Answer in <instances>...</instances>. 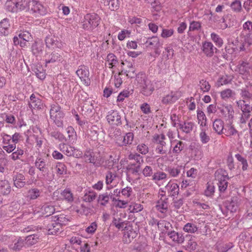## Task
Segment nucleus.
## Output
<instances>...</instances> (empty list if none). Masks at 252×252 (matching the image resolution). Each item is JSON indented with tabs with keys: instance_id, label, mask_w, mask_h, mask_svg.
<instances>
[{
	"instance_id": "obj_1",
	"label": "nucleus",
	"mask_w": 252,
	"mask_h": 252,
	"mask_svg": "<svg viewBox=\"0 0 252 252\" xmlns=\"http://www.w3.org/2000/svg\"><path fill=\"white\" fill-rule=\"evenodd\" d=\"M7 11L17 13L21 11H29L31 14L43 16L46 14L42 5L35 0H7L5 4Z\"/></svg>"
},
{
	"instance_id": "obj_2",
	"label": "nucleus",
	"mask_w": 252,
	"mask_h": 252,
	"mask_svg": "<svg viewBox=\"0 0 252 252\" xmlns=\"http://www.w3.org/2000/svg\"><path fill=\"white\" fill-rule=\"evenodd\" d=\"M138 82L141 89V93L145 96H150L154 91V86L152 82L145 75L138 77Z\"/></svg>"
},
{
	"instance_id": "obj_3",
	"label": "nucleus",
	"mask_w": 252,
	"mask_h": 252,
	"mask_svg": "<svg viewBox=\"0 0 252 252\" xmlns=\"http://www.w3.org/2000/svg\"><path fill=\"white\" fill-rule=\"evenodd\" d=\"M165 139V136L163 134H156L153 136V141L156 145L155 151L157 153L161 155L167 154V148L164 141Z\"/></svg>"
},
{
	"instance_id": "obj_4",
	"label": "nucleus",
	"mask_w": 252,
	"mask_h": 252,
	"mask_svg": "<svg viewBox=\"0 0 252 252\" xmlns=\"http://www.w3.org/2000/svg\"><path fill=\"white\" fill-rule=\"evenodd\" d=\"M51 118L54 120L58 126H62L63 125V113L61 107L57 104L52 106L50 109Z\"/></svg>"
},
{
	"instance_id": "obj_5",
	"label": "nucleus",
	"mask_w": 252,
	"mask_h": 252,
	"mask_svg": "<svg viewBox=\"0 0 252 252\" xmlns=\"http://www.w3.org/2000/svg\"><path fill=\"white\" fill-rule=\"evenodd\" d=\"M223 134L226 137L232 138L235 142H238L240 140L242 133L237 130L232 123H229L225 125Z\"/></svg>"
},
{
	"instance_id": "obj_6",
	"label": "nucleus",
	"mask_w": 252,
	"mask_h": 252,
	"mask_svg": "<svg viewBox=\"0 0 252 252\" xmlns=\"http://www.w3.org/2000/svg\"><path fill=\"white\" fill-rule=\"evenodd\" d=\"M147 47L154 51L156 54L159 55L160 53V48L162 47L163 43L157 36H152L148 38L145 43Z\"/></svg>"
},
{
	"instance_id": "obj_7",
	"label": "nucleus",
	"mask_w": 252,
	"mask_h": 252,
	"mask_svg": "<svg viewBox=\"0 0 252 252\" xmlns=\"http://www.w3.org/2000/svg\"><path fill=\"white\" fill-rule=\"evenodd\" d=\"M76 73L85 85L88 86L90 85V72L87 66L84 65H80L76 71Z\"/></svg>"
},
{
	"instance_id": "obj_8",
	"label": "nucleus",
	"mask_w": 252,
	"mask_h": 252,
	"mask_svg": "<svg viewBox=\"0 0 252 252\" xmlns=\"http://www.w3.org/2000/svg\"><path fill=\"white\" fill-rule=\"evenodd\" d=\"M106 120L109 125L119 126L121 125V117L118 111L111 110L107 113Z\"/></svg>"
},
{
	"instance_id": "obj_9",
	"label": "nucleus",
	"mask_w": 252,
	"mask_h": 252,
	"mask_svg": "<svg viewBox=\"0 0 252 252\" xmlns=\"http://www.w3.org/2000/svg\"><path fill=\"white\" fill-rule=\"evenodd\" d=\"M82 23L83 28L87 30H92L99 24L96 17H84Z\"/></svg>"
},
{
	"instance_id": "obj_10",
	"label": "nucleus",
	"mask_w": 252,
	"mask_h": 252,
	"mask_svg": "<svg viewBox=\"0 0 252 252\" xmlns=\"http://www.w3.org/2000/svg\"><path fill=\"white\" fill-rule=\"evenodd\" d=\"M181 96L180 92L171 91L162 97L161 101L162 103L164 104L173 103L176 101Z\"/></svg>"
},
{
	"instance_id": "obj_11",
	"label": "nucleus",
	"mask_w": 252,
	"mask_h": 252,
	"mask_svg": "<svg viewBox=\"0 0 252 252\" xmlns=\"http://www.w3.org/2000/svg\"><path fill=\"white\" fill-rule=\"evenodd\" d=\"M236 104L238 107L241 110L246 118L248 119L250 116L249 113L252 111V107L247 103L246 100L243 99L237 101Z\"/></svg>"
},
{
	"instance_id": "obj_12",
	"label": "nucleus",
	"mask_w": 252,
	"mask_h": 252,
	"mask_svg": "<svg viewBox=\"0 0 252 252\" xmlns=\"http://www.w3.org/2000/svg\"><path fill=\"white\" fill-rule=\"evenodd\" d=\"M83 158L86 162L92 163L96 166L101 165V158L97 159L94 154L91 151H86L84 155Z\"/></svg>"
},
{
	"instance_id": "obj_13",
	"label": "nucleus",
	"mask_w": 252,
	"mask_h": 252,
	"mask_svg": "<svg viewBox=\"0 0 252 252\" xmlns=\"http://www.w3.org/2000/svg\"><path fill=\"white\" fill-rule=\"evenodd\" d=\"M76 138V135L74 128L71 126L66 128L65 132L64 133V139L67 144L73 143L75 141Z\"/></svg>"
},
{
	"instance_id": "obj_14",
	"label": "nucleus",
	"mask_w": 252,
	"mask_h": 252,
	"mask_svg": "<svg viewBox=\"0 0 252 252\" xmlns=\"http://www.w3.org/2000/svg\"><path fill=\"white\" fill-rule=\"evenodd\" d=\"M165 233L175 243L182 244L185 240L183 234L177 232L174 230L165 231Z\"/></svg>"
},
{
	"instance_id": "obj_15",
	"label": "nucleus",
	"mask_w": 252,
	"mask_h": 252,
	"mask_svg": "<svg viewBox=\"0 0 252 252\" xmlns=\"http://www.w3.org/2000/svg\"><path fill=\"white\" fill-rule=\"evenodd\" d=\"M156 209L161 213H165L168 210V199L165 196L161 198L156 203Z\"/></svg>"
},
{
	"instance_id": "obj_16",
	"label": "nucleus",
	"mask_w": 252,
	"mask_h": 252,
	"mask_svg": "<svg viewBox=\"0 0 252 252\" xmlns=\"http://www.w3.org/2000/svg\"><path fill=\"white\" fill-rule=\"evenodd\" d=\"M202 50L203 52L208 57H212L214 55L215 50L217 48L214 47L213 43L211 42H204L202 44Z\"/></svg>"
},
{
	"instance_id": "obj_17",
	"label": "nucleus",
	"mask_w": 252,
	"mask_h": 252,
	"mask_svg": "<svg viewBox=\"0 0 252 252\" xmlns=\"http://www.w3.org/2000/svg\"><path fill=\"white\" fill-rule=\"evenodd\" d=\"M35 166L44 175L48 173V164L46 163L44 159L42 158H36L35 161Z\"/></svg>"
},
{
	"instance_id": "obj_18",
	"label": "nucleus",
	"mask_w": 252,
	"mask_h": 252,
	"mask_svg": "<svg viewBox=\"0 0 252 252\" xmlns=\"http://www.w3.org/2000/svg\"><path fill=\"white\" fill-rule=\"evenodd\" d=\"M74 195L69 189H64V201L69 205H71L68 209H71V210L74 209V207L73 206V203L74 201Z\"/></svg>"
},
{
	"instance_id": "obj_19",
	"label": "nucleus",
	"mask_w": 252,
	"mask_h": 252,
	"mask_svg": "<svg viewBox=\"0 0 252 252\" xmlns=\"http://www.w3.org/2000/svg\"><path fill=\"white\" fill-rule=\"evenodd\" d=\"M165 191L171 196H175L178 194L179 188L176 183L169 182L165 187Z\"/></svg>"
},
{
	"instance_id": "obj_20",
	"label": "nucleus",
	"mask_w": 252,
	"mask_h": 252,
	"mask_svg": "<svg viewBox=\"0 0 252 252\" xmlns=\"http://www.w3.org/2000/svg\"><path fill=\"white\" fill-rule=\"evenodd\" d=\"M222 115L229 119L232 118L234 114V110L231 105L226 104L218 108Z\"/></svg>"
},
{
	"instance_id": "obj_21",
	"label": "nucleus",
	"mask_w": 252,
	"mask_h": 252,
	"mask_svg": "<svg viewBox=\"0 0 252 252\" xmlns=\"http://www.w3.org/2000/svg\"><path fill=\"white\" fill-rule=\"evenodd\" d=\"M11 191V187L7 180L0 181V194L7 195Z\"/></svg>"
},
{
	"instance_id": "obj_22",
	"label": "nucleus",
	"mask_w": 252,
	"mask_h": 252,
	"mask_svg": "<svg viewBox=\"0 0 252 252\" xmlns=\"http://www.w3.org/2000/svg\"><path fill=\"white\" fill-rule=\"evenodd\" d=\"M243 31L241 34V36L244 38V40L247 37H249L252 32V22L247 21L243 25Z\"/></svg>"
},
{
	"instance_id": "obj_23",
	"label": "nucleus",
	"mask_w": 252,
	"mask_h": 252,
	"mask_svg": "<svg viewBox=\"0 0 252 252\" xmlns=\"http://www.w3.org/2000/svg\"><path fill=\"white\" fill-rule=\"evenodd\" d=\"M240 95L243 100H252V88L246 86L240 89Z\"/></svg>"
},
{
	"instance_id": "obj_24",
	"label": "nucleus",
	"mask_w": 252,
	"mask_h": 252,
	"mask_svg": "<svg viewBox=\"0 0 252 252\" xmlns=\"http://www.w3.org/2000/svg\"><path fill=\"white\" fill-rule=\"evenodd\" d=\"M43 49L44 44L40 40L34 41L32 46V53L36 56H37L41 54L42 52Z\"/></svg>"
},
{
	"instance_id": "obj_25",
	"label": "nucleus",
	"mask_w": 252,
	"mask_h": 252,
	"mask_svg": "<svg viewBox=\"0 0 252 252\" xmlns=\"http://www.w3.org/2000/svg\"><path fill=\"white\" fill-rule=\"evenodd\" d=\"M214 130L219 135L223 133L225 129V125L223 122L220 119H216L213 124Z\"/></svg>"
},
{
	"instance_id": "obj_26",
	"label": "nucleus",
	"mask_w": 252,
	"mask_h": 252,
	"mask_svg": "<svg viewBox=\"0 0 252 252\" xmlns=\"http://www.w3.org/2000/svg\"><path fill=\"white\" fill-rule=\"evenodd\" d=\"M239 205V199L236 196L231 197L230 201L227 205L228 210L231 212H235L238 210Z\"/></svg>"
},
{
	"instance_id": "obj_27",
	"label": "nucleus",
	"mask_w": 252,
	"mask_h": 252,
	"mask_svg": "<svg viewBox=\"0 0 252 252\" xmlns=\"http://www.w3.org/2000/svg\"><path fill=\"white\" fill-rule=\"evenodd\" d=\"M171 146H173V153L175 154H179L183 150L185 144L179 140H175L173 141V143H170Z\"/></svg>"
},
{
	"instance_id": "obj_28",
	"label": "nucleus",
	"mask_w": 252,
	"mask_h": 252,
	"mask_svg": "<svg viewBox=\"0 0 252 252\" xmlns=\"http://www.w3.org/2000/svg\"><path fill=\"white\" fill-rule=\"evenodd\" d=\"M29 106L31 109H41L42 106L41 101L32 94L30 96V101Z\"/></svg>"
},
{
	"instance_id": "obj_29",
	"label": "nucleus",
	"mask_w": 252,
	"mask_h": 252,
	"mask_svg": "<svg viewBox=\"0 0 252 252\" xmlns=\"http://www.w3.org/2000/svg\"><path fill=\"white\" fill-rule=\"evenodd\" d=\"M229 179V177L227 175L221 176L219 180L218 184L219 187V190L220 192H224L228 187L227 180Z\"/></svg>"
},
{
	"instance_id": "obj_30",
	"label": "nucleus",
	"mask_w": 252,
	"mask_h": 252,
	"mask_svg": "<svg viewBox=\"0 0 252 252\" xmlns=\"http://www.w3.org/2000/svg\"><path fill=\"white\" fill-rule=\"evenodd\" d=\"M25 178V176L22 174H17L13 177L14 186L18 188H21L25 185V182H24Z\"/></svg>"
},
{
	"instance_id": "obj_31",
	"label": "nucleus",
	"mask_w": 252,
	"mask_h": 252,
	"mask_svg": "<svg viewBox=\"0 0 252 252\" xmlns=\"http://www.w3.org/2000/svg\"><path fill=\"white\" fill-rule=\"evenodd\" d=\"M118 63V59L114 54L109 53L107 55L106 59V64L108 65L109 68H112L116 66Z\"/></svg>"
},
{
	"instance_id": "obj_32",
	"label": "nucleus",
	"mask_w": 252,
	"mask_h": 252,
	"mask_svg": "<svg viewBox=\"0 0 252 252\" xmlns=\"http://www.w3.org/2000/svg\"><path fill=\"white\" fill-rule=\"evenodd\" d=\"M44 57L45 62L46 63H54L56 61H60L61 59V55L56 51L52 52L50 55L46 54Z\"/></svg>"
},
{
	"instance_id": "obj_33",
	"label": "nucleus",
	"mask_w": 252,
	"mask_h": 252,
	"mask_svg": "<svg viewBox=\"0 0 252 252\" xmlns=\"http://www.w3.org/2000/svg\"><path fill=\"white\" fill-rule=\"evenodd\" d=\"M235 95V92L230 89H226L220 92L221 98L225 101L233 98Z\"/></svg>"
},
{
	"instance_id": "obj_34",
	"label": "nucleus",
	"mask_w": 252,
	"mask_h": 252,
	"mask_svg": "<svg viewBox=\"0 0 252 252\" xmlns=\"http://www.w3.org/2000/svg\"><path fill=\"white\" fill-rule=\"evenodd\" d=\"M194 126V123L193 122L186 121L184 122L183 124L182 123L179 128L183 132L189 133L193 130Z\"/></svg>"
},
{
	"instance_id": "obj_35",
	"label": "nucleus",
	"mask_w": 252,
	"mask_h": 252,
	"mask_svg": "<svg viewBox=\"0 0 252 252\" xmlns=\"http://www.w3.org/2000/svg\"><path fill=\"white\" fill-rule=\"evenodd\" d=\"M197 118L200 127H207V118L205 113L200 110L197 111Z\"/></svg>"
},
{
	"instance_id": "obj_36",
	"label": "nucleus",
	"mask_w": 252,
	"mask_h": 252,
	"mask_svg": "<svg viewBox=\"0 0 252 252\" xmlns=\"http://www.w3.org/2000/svg\"><path fill=\"white\" fill-rule=\"evenodd\" d=\"M101 2L104 5L108 6L109 9L112 11H115L119 7V0H101Z\"/></svg>"
},
{
	"instance_id": "obj_37",
	"label": "nucleus",
	"mask_w": 252,
	"mask_h": 252,
	"mask_svg": "<svg viewBox=\"0 0 252 252\" xmlns=\"http://www.w3.org/2000/svg\"><path fill=\"white\" fill-rule=\"evenodd\" d=\"M96 195L97 193L92 190H86L82 198L83 200L86 202H92L95 199Z\"/></svg>"
},
{
	"instance_id": "obj_38",
	"label": "nucleus",
	"mask_w": 252,
	"mask_h": 252,
	"mask_svg": "<svg viewBox=\"0 0 252 252\" xmlns=\"http://www.w3.org/2000/svg\"><path fill=\"white\" fill-rule=\"evenodd\" d=\"M78 214L82 215L88 216L92 214L93 210L89 206H86L84 204H82L79 209L75 208L74 209Z\"/></svg>"
},
{
	"instance_id": "obj_39",
	"label": "nucleus",
	"mask_w": 252,
	"mask_h": 252,
	"mask_svg": "<svg viewBox=\"0 0 252 252\" xmlns=\"http://www.w3.org/2000/svg\"><path fill=\"white\" fill-rule=\"evenodd\" d=\"M200 132L199 133V138L202 144H207L210 140V137L207 133L208 127H200Z\"/></svg>"
},
{
	"instance_id": "obj_40",
	"label": "nucleus",
	"mask_w": 252,
	"mask_h": 252,
	"mask_svg": "<svg viewBox=\"0 0 252 252\" xmlns=\"http://www.w3.org/2000/svg\"><path fill=\"white\" fill-rule=\"evenodd\" d=\"M55 210L54 206L48 204H44L41 209L42 214L46 217L52 215Z\"/></svg>"
},
{
	"instance_id": "obj_41",
	"label": "nucleus",
	"mask_w": 252,
	"mask_h": 252,
	"mask_svg": "<svg viewBox=\"0 0 252 252\" xmlns=\"http://www.w3.org/2000/svg\"><path fill=\"white\" fill-rule=\"evenodd\" d=\"M45 42L47 47L49 48L51 46L56 45L59 47L57 37L52 34H48L45 39Z\"/></svg>"
},
{
	"instance_id": "obj_42",
	"label": "nucleus",
	"mask_w": 252,
	"mask_h": 252,
	"mask_svg": "<svg viewBox=\"0 0 252 252\" xmlns=\"http://www.w3.org/2000/svg\"><path fill=\"white\" fill-rule=\"evenodd\" d=\"M142 164L131 163L128 165L127 169L131 174L138 175L141 171V167Z\"/></svg>"
},
{
	"instance_id": "obj_43",
	"label": "nucleus",
	"mask_w": 252,
	"mask_h": 252,
	"mask_svg": "<svg viewBox=\"0 0 252 252\" xmlns=\"http://www.w3.org/2000/svg\"><path fill=\"white\" fill-rule=\"evenodd\" d=\"M134 134L132 132H127L124 136L121 146H126L131 145L133 141Z\"/></svg>"
},
{
	"instance_id": "obj_44",
	"label": "nucleus",
	"mask_w": 252,
	"mask_h": 252,
	"mask_svg": "<svg viewBox=\"0 0 252 252\" xmlns=\"http://www.w3.org/2000/svg\"><path fill=\"white\" fill-rule=\"evenodd\" d=\"M183 229L186 232L194 233L198 231V228L195 224L188 222L184 226Z\"/></svg>"
},
{
	"instance_id": "obj_45",
	"label": "nucleus",
	"mask_w": 252,
	"mask_h": 252,
	"mask_svg": "<svg viewBox=\"0 0 252 252\" xmlns=\"http://www.w3.org/2000/svg\"><path fill=\"white\" fill-rule=\"evenodd\" d=\"M110 195L107 192L99 194L98 197V202L102 206H105L110 200Z\"/></svg>"
},
{
	"instance_id": "obj_46",
	"label": "nucleus",
	"mask_w": 252,
	"mask_h": 252,
	"mask_svg": "<svg viewBox=\"0 0 252 252\" xmlns=\"http://www.w3.org/2000/svg\"><path fill=\"white\" fill-rule=\"evenodd\" d=\"M233 247V244L229 242L226 244H219L217 245V250L218 252H227Z\"/></svg>"
},
{
	"instance_id": "obj_47",
	"label": "nucleus",
	"mask_w": 252,
	"mask_h": 252,
	"mask_svg": "<svg viewBox=\"0 0 252 252\" xmlns=\"http://www.w3.org/2000/svg\"><path fill=\"white\" fill-rule=\"evenodd\" d=\"M199 86L201 92L203 93L208 92L211 89L209 83L204 79L199 81Z\"/></svg>"
},
{
	"instance_id": "obj_48",
	"label": "nucleus",
	"mask_w": 252,
	"mask_h": 252,
	"mask_svg": "<svg viewBox=\"0 0 252 252\" xmlns=\"http://www.w3.org/2000/svg\"><path fill=\"white\" fill-rule=\"evenodd\" d=\"M181 116L176 115L175 113H172L170 115L171 125L173 127L179 128L182 123L180 122Z\"/></svg>"
},
{
	"instance_id": "obj_49",
	"label": "nucleus",
	"mask_w": 252,
	"mask_h": 252,
	"mask_svg": "<svg viewBox=\"0 0 252 252\" xmlns=\"http://www.w3.org/2000/svg\"><path fill=\"white\" fill-rule=\"evenodd\" d=\"M40 193L41 192L38 189H32L28 191L27 197L31 200H34L39 197Z\"/></svg>"
},
{
	"instance_id": "obj_50",
	"label": "nucleus",
	"mask_w": 252,
	"mask_h": 252,
	"mask_svg": "<svg viewBox=\"0 0 252 252\" xmlns=\"http://www.w3.org/2000/svg\"><path fill=\"white\" fill-rule=\"evenodd\" d=\"M211 39L218 47H220L223 45V42L222 39L217 33L212 32L211 34Z\"/></svg>"
},
{
	"instance_id": "obj_51",
	"label": "nucleus",
	"mask_w": 252,
	"mask_h": 252,
	"mask_svg": "<svg viewBox=\"0 0 252 252\" xmlns=\"http://www.w3.org/2000/svg\"><path fill=\"white\" fill-rule=\"evenodd\" d=\"M24 241L21 239L17 241H14L13 243L10 245V249L14 251H19L24 246Z\"/></svg>"
},
{
	"instance_id": "obj_52",
	"label": "nucleus",
	"mask_w": 252,
	"mask_h": 252,
	"mask_svg": "<svg viewBox=\"0 0 252 252\" xmlns=\"http://www.w3.org/2000/svg\"><path fill=\"white\" fill-rule=\"evenodd\" d=\"M117 176L115 172L110 171H107L105 174V183L107 185H110L114 181Z\"/></svg>"
},
{
	"instance_id": "obj_53",
	"label": "nucleus",
	"mask_w": 252,
	"mask_h": 252,
	"mask_svg": "<svg viewBox=\"0 0 252 252\" xmlns=\"http://www.w3.org/2000/svg\"><path fill=\"white\" fill-rule=\"evenodd\" d=\"M38 238L37 234H31L26 237V242L28 245H32L37 242Z\"/></svg>"
},
{
	"instance_id": "obj_54",
	"label": "nucleus",
	"mask_w": 252,
	"mask_h": 252,
	"mask_svg": "<svg viewBox=\"0 0 252 252\" xmlns=\"http://www.w3.org/2000/svg\"><path fill=\"white\" fill-rule=\"evenodd\" d=\"M10 26V24L7 18H4L0 22V33L5 34V30H7Z\"/></svg>"
},
{
	"instance_id": "obj_55",
	"label": "nucleus",
	"mask_w": 252,
	"mask_h": 252,
	"mask_svg": "<svg viewBox=\"0 0 252 252\" xmlns=\"http://www.w3.org/2000/svg\"><path fill=\"white\" fill-rule=\"evenodd\" d=\"M136 150L142 155H146L149 151L147 145L144 143H140L136 147Z\"/></svg>"
},
{
	"instance_id": "obj_56",
	"label": "nucleus",
	"mask_w": 252,
	"mask_h": 252,
	"mask_svg": "<svg viewBox=\"0 0 252 252\" xmlns=\"http://www.w3.org/2000/svg\"><path fill=\"white\" fill-rule=\"evenodd\" d=\"M143 209V206L140 203H132L129 206V210L131 212L137 213Z\"/></svg>"
},
{
	"instance_id": "obj_57",
	"label": "nucleus",
	"mask_w": 252,
	"mask_h": 252,
	"mask_svg": "<svg viewBox=\"0 0 252 252\" xmlns=\"http://www.w3.org/2000/svg\"><path fill=\"white\" fill-rule=\"evenodd\" d=\"M181 167L178 166L175 167H168L166 171L168 172L169 175L173 177H176L179 175L181 172Z\"/></svg>"
},
{
	"instance_id": "obj_58",
	"label": "nucleus",
	"mask_w": 252,
	"mask_h": 252,
	"mask_svg": "<svg viewBox=\"0 0 252 252\" xmlns=\"http://www.w3.org/2000/svg\"><path fill=\"white\" fill-rule=\"evenodd\" d=\"M113 201L115 202L116 207L119 208H126L129 202L127 200L116 199L114 198H113Z\"/></svg>"
},
{
	"instance_id": "obj_59",
	"label": "nucleus",
	"mask_w": 252,
	"mask_h": 252,
	"mask_svg": "<svg viewBox=\"0 0 252 252\" xmlns=\"http://www.w3.org/2000/svg\"><path fill=\"white\" fill-rule=\"evenodd\" d=\"M113 224L119 229H123L125 227V223L120 218H114L112 221Z\"/></svg>"
},
{
	"instance_id": "obj_60",
	"label": "nucleus",
	"mask_w": 252,
	"mask_h": 252,
	"mask_svg": "<svg viewBox=\"0 0 252 252\" xmlns=\"http://www.w3.org/2000/svg\"><path fill=\"white\" fill-rule=\"evenodd\" d=\"M24 154V151L21 148L18 147L17 150L14 152L11 155L10 157L13 160L20 159Z\"/></svg>"
},
{
	"instance_id": "obj_61",
	"label": "nucleus",
	"mask_w": 252,
	"mask_h": 252,
	"mask_svg": "<svg viewBox=\"0 0 252 252\" xmlns=\"http://www.w3.org/2000/svg\"><path fill=\"white\" fill-rule=\"evenodd\" d=\"M167 175L163 172H157L155 173L152 176V179L156 181H160L165 179Z\"/></svg>"
},
{
	"instance_id": "obj_62",
	"label": "nucleus",
	"mask_w": 252,
	"mask_h": 252,
	"mask_svg": "<svg viewBox=\"0 0 252 252\" xmlns=\"http://www.w3.org/2000/svg\"><path fill=\"white\" fill-rule=\"evenodd\" d=\"M207 185L204 192L205 195L208 197L212 196L215 192V187L212 184L207 183Z\"/></svg>"
},
{
	"instance_id": "obj_63",
	"label": "nucleus",
	"mask_w": 252,
	"mask_h": 252,
	"mask_svg": "<svg viewBox=\"0 0 252 252\" xmlns=\"http://www.w3.org/2000/svg\"><path fill=\"white\" fill-rule=\"evenodd\" d=\"M129 159H134L136 161V163L142 164L144 162L143 158L139 154L136 153L129 155Z\"/></svg>"
},
{
	"instance_id": "obj_64",
	"label": "nucleus",
	"mask_w": 252,
	"mask_h": 252,
	"mask_svg": "<svg viewBox=\"0 0 252 252\" xmlns=\"http://www.w3.org/2000/svg\"><path fill=\"white\" fill-rule=\"evenodd\" d=\"M132 189L131 187L127 186L126 187L123 189L121 190V193L122 195L126 198L130 197L132 193Z\"/></svg>"
}]
</instances>
